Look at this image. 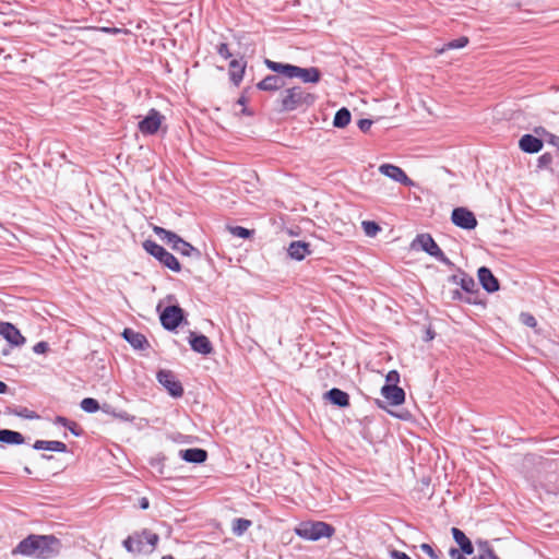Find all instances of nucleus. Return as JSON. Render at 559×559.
<instances>
[{"instance_id": "f257e3e1", "label": "nucleus", "mask_w": 559, "mask_h": 559, "mask_svg": "<svg viewBox=\"0 0 559 559\" xmlns=\"http://www.w3.org/2000/svg\"><path fill=\"white\" fill-rule=\"evenodd\" d=\"M60 549L61 542L56 536L31 534L12 549L11 555L50 559L57 556L60 552Z\"/></svg>"}, {"instance_id": "f03ea898", "label": "nucleus", "mask_w": 559, "mask_h": 559, "mask_svg": "<svg viewBox=\"0 0 559 559\" xmlns=\"http://www.w3.org/2000/svg\"><path fill=\"white\" fill-rule=\"evenodd\" d=\"M317 95L300 85H294L281 91L277 98L278 111H306L313 106Z\"/></svg>"}, {"instance_id": "7ed1b4c3", "label": "nucleus", "mask_w": 559, "mask_h": 559, "mask_svg": "<svg viewBox=\"0 0 559 559\" xmlns=\"http://www.w3.org/2000/svg\"><path fill=\"white\" fill-rule=\"evenodd\" d=\"M264 64L274 73L282 74L287 79L298 78L304 83H318L321 79V72L318 68H301L290 63H282L271 59H264Z\"/></svg>"}, {"instance_id": "20e7f679", "label": "nucleus", "mask_w": 559, "mask_h": 559, "mask_svg": "<svg viewBox=\"0 0 559 559\" xmlns=\"http://www.w3.org/2000/svg\"><path fill=\"white\" fill-rule=\"evenodd\" d=\"M295 533L297 536L307 540H319L322 537H332L335 533L334 526L329 523L317 521V522H302L296 528Z\"/></svg>"}, {"instance_id": "39448f33", "label": "nucleus", "mask_w": 559, "mask_h": 559, "mask_svg": "<svg viewBox=\"0 0 559 559\" xmlns=\"http://www.w3.org/2000/svg\"><path fill=\"white\" fill-rule=\"evenodd\" d=\"M143 248L147 253L158 260L159 263L165 267L176 273L181 271V264L179 263L178 259L154 240H145L143 242Z\"/></svg>"}, {"instance_id": "423d86ee", "label": "nucleus", "mask_w": 559, "mask_h": 559, "mask_svg": "<svg viewBox=\"0 0 559 559\" xmlns=\"http://www.w3.org/2000/svg\"><path fill=\"white\" fill-rule=\"evenodd\" d=\"M418 243L421 250L427 252L429 255L436 258L438 261L442 262L448 266H453L452 261L443 253L437 242L429 234H420L416 237L413 246Z\"/></svg>"}, {"instance_id": "0eeeda50", "label": "nucleus", "mask_w": 559, "mask_h": 559, "mask_svg": "<svg viewBox=\"0 0 559 559\" xmlns=\"http://www.w3.org/2000/svg\"><path fill=\"white\" fill-rule=\"evenodd\" d=\"M183 319L185 312L177 305L167 306L159 314L162 326L167 331H175Z\"/></svg>"}, {"instance_id": "6e6552de", "label": "nucleus", "mask_w": 559, "mask_h": 559, "mask_svg": "<svg viewBox=\"0 0 559 559\" xmlns=\"http://www.w3.org/2000/svg\"><path fill=\"white\" fill-rule=\"evenodd\" d=\"M156 378L158 382L167 390V392L175 399L183 395V388L181 382L176 378L175 373L170 370L162 369L157 372Z\"/></svg>"}, {"instance_id": "1a4fd4ad", "label": "nucleus", "mask_w": 559, "mask_h": 559, "mask_svg": "<svg viewBox=\"0 0 559 559\" xmlns=\"http://www.w3.org/2000/svg\"><path fill=\"white\" fill-rule=\"evenodd\" d=\"M452 223L463 229L471 230L477 226L474 213L465 207H455L451 215Z\"/></svg>"}, {"instance_id": "9d476101", "label": "nucleus", "mask_w": 559, "mask_h": 559, "mask_svg": "<svg viewBox=\"0 0 559 559\" xmlns=\"http://www.w3.org/2000/svg\"><path fill=\"white\" fill-rule=\"evenodd\" d=\"M162 115L156 109H151L148 115L139 122V130L143 134H155L162 123Z\"/></svg>"}, {"instance_id": "9b49d317", "label": "nucleus", "mask_w": 559, "mask_h": 559, "mask_svg": "<svg viewBox=\"0 0 559 559\" xmlns=\"http://www.w3.org/2000/svg\"><path fill=\"white\" fill-rule=\"evenodd\" d=\"M479 284L487 293H496L500 288L498 278L492 274L491 270L487 266H480L477 271Z\"/></svg>"}, {"instance_id": "f8f14e48", "label": "nucleus", "mask_w": 559, "mask_h": 559, "mask_svg": "<svg viewBox=\"0 0 559 559\" xmlns=\"http://www.w3.org/2000/svg\"><path fill=\"white\" fill-rule=\"evenodd\" d=\"M286 76H283L278 73L269 74L259 83H257V88L264 92H277L282 88L284 90L286 86Z\"/></svg>"}, {"instance_id": "ddd939ff", "label": "nucleus", "mask_w": 559, "mask_h": 559, "mask_svg": "<svg viewBox=\"0 0 559 559\" xmlns=\"http://www.w3.org/2000/svg\"><path fill=\"white\" fill-rule=\"evenodd\" d=\"M0 335L12 346H22L26 341L15 325L10 322H0Z\"/></svg>"}, {"instance_id": "4468645a", "label": "nucleus", "mask_w": 559, "mask_h": 559, "mask_svg": "<svg viewBox=\"0 0 559 559\" xmlns=\"http://www.w3.org/2000/svg\"><path fill=\"white\" fill-rule=\"evenodd\" d=\"M189 344L195 353L202 355H210L213 352V346L207 336L203 334H197L194 332H190L189 335Z\"/></svg>"}, {"instance_id": "2eb2a0df", "label": "nucleus", "mask_w": 559, "mask_h": 559, "mask_svg": "<svg viewBox=\"0 0 559 559\" xmlns=\"http://www.w3.org/2000/svg\"><path fill=\"white\" fill-rule=\"evenodd\" d=\"M379 171L382 175L393 179L394 181L403 183L405 186H411L413 183L408 176L405 174V171L395 165L383 164L379 167Z\"/></svg>"}, {"instance_id": "dca6fc26", "label": "nucleus", "mask_w": 559, "mask_h": 559, "mask_svg": "<svg viewBox=\"0 0 559 559\" xmlns=\"http://www.w3.org/2000/svg\"><path fill=\"white\" fill-rule=\"evenodd\" d=\"M382 396L394 406L401 405L405 401V392L397 384H384L381 388Z\"/></svg>"}, {"instance_id": "f3484780", "label": "nucleus", "mask_w": 559, "mask_h": 559, "mask_svg": "<svg viewBox=\"0 0 559 559\" xmlns=\"http://www.w3.org/2000/svg\"><path fill=\"white\" fill-rule=\"evenodd\" d=\"M544 141L542 138L526 133L519 140V147L522 152L527 154H535L542 151Z\"/></svg>"}, {"instance_id": "a211bd4d", "label": "nucleus", "mask_w": 559, "mask_h": 559, "mask_svg": "<svg viewBox=\"0 0 559 559\" xmlns=\"http://www.w3.org/2000/svg\"><path fill=\"white\" fill-rule=\"evenodd\" d=\"M121 335L134 349H145L150 347V343L146 337L142 333L130 328H126Z\"/></svg>"}, {"instance_id": "6ab92c4d", "label": "nucleus", "mask_w": 559, "mask_h": 559, "mask_svg": "<svg viewBox=\"0 0 559 559\" xmlns=\"http://www.w3.org/2000/svg\"><path fill=\"white\" fill-rule=\"evenodd\" d=\"M287 253L290 259L301 261L311 254L310 243L301 240L292 241L287 248Z\"/></svg>"}, {"instance_id": "aec40b11", "label": "nucleus", "mask_w": 559, "mask_h": 559, "mask_svg": "<svg viewBox=\"0 0 559 559\" xmlns=\"http://www.w3.org/2000/svg\"><path fill=\"white\" fill-rule=\"evenodd\" d=\"M246 67L247 61L242 59H233L229 62L228 75L229 80L234 83V85L238 86L241 83L245 75Z\"/></svg>"}, {"instance_id": "412c9836", "label": "nucleus", "mask_w": 559, "mask_h": 559, "mask_svg": "<svg viewBox=\"0 0 559 559\" xmlns=\"http://www.w3.org/2000/svg\"><path fill=\"white\" fill-rule=\"evenodd\" d=\"M324 399L337 407L343 408L349 406V395L345 391L337 388H333L325 392Z\"/></svg>"}, {"instance_id": "4be33fe9", "label": "nucleus", "mask_w": 559, "mask_h": 559, "mask_svg": "<svg viewBox=\"0 0 559 559\" xmlns=\"http://www.w3.org/2000/svg\"><path fill=\"white\" fill-rule=\"evenodd\" d=\"M452 537L455 543L459 545V550L463 551L465 555L471 556L474 554V546L471 539L465 535V533L457 528L452 527L451 530Z\"/></svg>"}, {"instance_id": "5701e85b", "label": "nucleus", "mask_w": 559, "mask_h": 559, "mask_svg": "<svg viewBox=\"0 0 559 559\" xmlns=\"http://www.w3.org/2000/svg\"><path fill=\"white\" fill-rule=\"evenodd\" d=\"M179 455L186 462L195 464H201L205 462L207 459V452L204 449L200 448L180 450Z\"/></svg>"}, {"instance_id": "b1692460", "label": "nucleus", "mask_w": 559, "mask_h": 559, "mask_svg": "<svg viewBox=\"0 0 559 559\" xmlns=\"http://www.w3.org/2000/svg\"><path fill=\"white\" fill-rule=\"evenodd\" d=\"M173 250L177 251L183 257H188L193 260H200L202 257V253L198 248L193 247L191 243L187 242L182 238L178 243L174 245Z\"/></svg>"}, {"instance_id": "393cba45", "label": "nucleus", "mask_w": 559, "mask_h": 559, "mask_svg": "<svg viewBox=\"0 0 559 559\" xmlns=\"http://www.w3.org/2000/svg\"><path fill=\"white\" fill-rule=\"evenodd\" d=\"M35 450H45V451H55V452H67L68 447L62 441H46V440H36L33 444Z\"/></svg>"}, {"instance_id": "a878e982", "label": "nucleus", "mask_w": 559, "mask_h": 559, "mask_svg": "<svg viewBox=\"0 0 559 559\" xmlns=\"http://www.w3.org/2000/svg\"><path fill=\"white\" fill-rule=\"evenodd\" d=\"M25 438L24 436L14 430L10 429H1L0 430V442L7 443V444H22L24 443Z\"/></svg>"}, {"instance_id": "bb28decb", "label": "nucleus", "mask_w": 559, "mask_h": 559, "mask_svg": "<svg viewBox=\"0 0 559 559\" xmlns=\"http://www.w3.org/2000/svg\"><path fill=\"white\" fill-rule=\"evenodd\" d=\"M124 548L132 554H140L144 551V542L142 539V535L135 534L133 536H129L123 540Z\"/></svg>"}, {"instance_id": "cd10ccee", "label": "nucleus", "mask_w": 559, "mask_h": 559, "mask_svg": "<svg viewBox=\"0 0 559 559\" xmlns=\"http://www.w3.org/2000/svg\"><path fill=\"white\" fill-rule=\"evenodd\" d=\"M155 235H157L163 241L174 249V245L178 243L181 240V237L175 234L174 231L167 230L163 227L155 226L153 228Z\"/></svg>"}, {"instance_id": "c85d7f7f", "label": "nucleus", "mask_w": 559, "mask_h": 559, "mask_svg": "<svg viewBox=\"0 0 559 559\" xmlns=\"http://www.w3.org/2000/svg\"><path fill=\"white\" fill-rule=\"evenodd\" d=\"M460 286L468 296H475L478 293L475 280L467 273L461 271Z\"/></svg>"}, {"instance_id": "c756f323", "label": "nucleus", "mask_w": 559, "mask_h": 559, "mask_svg": "<svg viewBox=\"0 0 559 559\" xmlns=\"http://www.w3.org/2000/svg\"><path fill=\"white\" fill-rule=\"evenodd\" d=\"M478 555L473 559H499L487 540H477Z\"/></svg>"}, {"instance_id": "7c9ffc66", "label": "nucleus", "mask_w": 559, "mask_h": 559, "mask_svg": "<svg viewBox=\"0 0 559 559\" xmlns=\"http://www.w3.org/2000/svg\"><path fill=\"white\" fill-rule=\"evenodd\" d=\"M350 111L346 107L338 109L333 119L335 128H345L350 122Z\"/></svg>"}, {"instance_id": "2f4dec72", "label": "nucleus", "mask_w": 559, "mask_h": 559, "mask_svg": "<svg viewBox=\"0 0 559 559\" xmlns=\"http://www.w3.org/2000/svg\"><path fill=\"white\" fill-rule=\"evenodd\" d=\"M55 424L61 425L66 428H68L72 435L79 437L82 435L83 430L78 426L76 423L69 420L68 418L63 416H57L55 418Z\"/></svg>"}, {"instance_id": "473e14b6", "label": "nucleus", "mask_w": 559, "mask_h": 559, "mask_svg": "<svg viewBox=\"0 0 559 559\" xmlns=\"http://www.w3.org/2000/svg\"><path fill=\"white\" fill-rule=\"evenodd\" d=\"M251 525V521L242 518L235 519L233 522L234 534L242 535Z\"/></svg>"}, {"instance_id": "72a5a7b5", "label": "nucleus", "mask_w": 559, "mask_h": 559, "mask_svg": "<svg viewBox=\"0 0 559 559\" xmlns=\"http://www.w3.org/2000/svg\"><path fill=\"white\" fill-rule=\"evenodd\" d=\"M81 408L86 413H95L99 409V404L95 399L85 397L81 401Z\"/></svg>"}, {"instance_id": "f704fd0d", "label": "nucleus", "mask_w": 559, "mask_h": 559, "mask_svg": "<svg viewBox=\"0 0 559 559\" xmlns=\"http://www.w3.org/2000/svg\"><path fill=\"white\" fill-rule=\"evenodd\" d=\"M450 294H451V300H461V301H464L465 304H469V305L477 304L476 296H463V294L459 289H454Z\"/></svg>"}, {"instance_id": "c9c22d12", "label": "nucleus", "mask_w": 559, "mask_h": 559, "mask_svg": "<svg viewBox=\"0 0 559 559\" xmlns=\"http://www.w3.org/2000/svg\"><path fill=\"white\" fill-rule=\"evenodd\" d=\"M140 535H142V539L144 542V545L147 544L153 549L156 544L158 543V535L156 533H153L152 531L144 530Z\"/></svg>"}, {"instance_id": "e433bc0d", "label": "nucleus", "mask_w": 559, "mask_h": 559, "mask_svg": "<svg viewBox=\"0 0 559 559\" xmlns=\"http://www.w3.org/2000/svg\"><path fill=\"white\" fill-rule=\"evenodd\" d=\"M362 228L367 236L374 237L380 231V226L372 221H364Z\"/></svg>"}, {"instance_id": "4c0bfd02", "label": "nucleus", "mask_w": 559, "mask_h": 559, "mask_svg": "<svg viewBox=\"0 0 559 559\" xmlns=\"http://www.w3.org/2000/svg\"><path fill=\"white\" fill-rule=\"evenodd\" d=\"M229 231L231 233V235H234L236 237H239V238H242V239L250 238L251 235L253 234V230H250V229L245 228L242 226L229 227Z\"/></svg>"}, {"instance_id": "58836bf2", "label": "nucleus", "mask_w": 559, "mask_h": 559, "mask_svg": "<svg viewBox=\"0 0 559 559\" xmlns=\"http://www.w3.org/2000/svg\"><path fill=\"white\" fill-rule=\"evenodd\" d=\"M467 44H468V38L465 36H462V37H459L456 39H453V40H450L449 43H447L444 45V49H447V50L459 49V48L465 47Z\"/></svg>"}, {"instance_id": "ea45409f", "label": "nucleus", "mask_w": 559, "mask_h": 559, "mask_svg": "<svg viewBox=\"0 0 559 559\" xmlns=\"http://www.w3.org/2000/svg\"><path fill=\"white\" fill-rule=\"evenodd\" d=\"M552 162H554L552 154L544 153L537 159V167L540 169H548V168H550Z\"/></svg>"}, {"instance_id": "a19ab883", "label": "nucleus", "mask_w": 559, "mask_h": 559, "mask_svg": "<svg viewBox=\"0 0 559 559\" xmlns=\"http://www.w3.org/2000/svg\"><path fill=\"white\" fill-rule=\"evenodd\" d=\"M15 415L19 416V417L25 418V419H37V418H39V415L36 412L31 411V409H28L26 407H23L20 411H16Z\"/></svg>"}, {"instance_id": "79ce46f5", "label": "nucleus", "mask_w": 559, "mask_h": 559, "mask_svg": "<svg viewBox=\"0 0 559 559\" xmlns=\"http://www.w3.org/2000/svg\"><path fill=\"white\" fill-rule=\"evenodd\" d=\"M216 52L224 59H229L233 57V53L229 50V47L226 43H221L216 45Z\"/></svg>"}, {"instance_id": "37998d69", "label": "nucleus", "mask_w": 559, "mask_h": 559, "mask_svg": "<svg viewBox=\"0 0 559 559\" xmlns=\"http://www.w3.org/2000/svg\"><path fill=\"white\" fill-rule=\"evenodd\" d=\"M420 549L427 554L431 559H440V551H436L429 544H421Z\"/></svg>"}, {"instance_id": "c03bdc74", "label": "nucleus", "mask_w": 559, "mask_h": 559, "mask_svg": "<svg viewBox=\"0 0 559 559\" xmlns=\"http://www.w3.org/2000/svg\"><path fill=\"white\" fill-rule=\"evenodd\" d=\"M521 320L525 325L531 326V328H534L537 324L536 319L530 313H522Z\"/></svg>"}, {"instance_id": "a18cd8bd", "label": "nucleus", "mask_w": 559, "mask_h": 559, "mask_svg": "<svg viewBox=\"0 0 559 559\" xmlns=\"http://www.w3.org/2000/svg\"><path fill=\"white\" fill-rule=\"evenodd\" d=\"M385 380V384H397V382L400 381V374L396 370H391L388 372Z\"/></svg>"}, {"instance_id": "49530a36", "label": "nucleus", "mask_w": 559, "mask_h": 559, "mask_svg": "<svg viewBox=\"0 0 559 559\" xmlns=\"http://www.w3.org/2000/svg\"><path fill=\"white\" fill-rule=\"evenodd\" d=\"M49 349V345L47 342H38L34 345L33 350L35 354H44Z\"/></svg>"}, {"instance_id": "de8ad7c7", "label": "nucleus", "mask_w": 559, "mask_h": 559, "mask_svg": "<svg viewBox=\"0 0 559 559\" xmlns=\"http://www.w3.org/2000/svg\"><path fill=\"white\" fill-rule=\"evenodd\" d=\"M373 121L370 120V119H360L358 121V128L362 131V132H368L372 126Z\"/></svg>"}, {"instance_id": "09e8293b", "label": "nucleus", "mask_w": 559, "mask_h": 559, "mask_svg": "<svg viewBox=\"0 0 559 559\" xmlns=\"http://www.w3.org/2000/svg\"><path fill=\"white\" fill-rule=\"evenodd\" d=\"M449 556L451 557V559H467L465 557V554L459 550L457 548H451L449 550Z\"/></svg>"}, {"instance_id": "8fccbe9b", "label": "nucleus", "mask_w": 559, "mask_h": 559, "mask_svg": "<svg viewBox=\"0 0 559 559\" xmlns=\"http://www.w3.org/2000/svg\"><path fill=\"white\" fill-rule=\"evenodd\" d=\"M392 559H412L406 552L393 549L390 552Z\"/></svg>"}, {"instance_id": "3c124183", "label": "nucleus", "mask_w": 559, "mask_h": 559, "mask_svg": "<svg viewBox=\"0 0 559 559\" xmlns=\"http://www.w3.org/2000/svg\"><path fill=\"white\" fill-rule=\"evenodd\" d=\"M545 139L549 144H552V145L559 147V136L548 132V134L545 136Z\"/></svg>"}, {"instance_id": "603ef678", "label": "nucleus", "mask_w": 559, "mask_h": 559, "mask_svg": "<svg viewBox=\"0 0 559 559\" xmlns=\"http://www.w3.org/2000/svg\"><path fill=\"white\" fill-rule=\"evenodd\" d=\"M534 132L542 138H545L548 134V131L544 127H536Z\"/></svg>"}, {"instance_id": "864d4df0", "label": "nucleus", "mask_w": 559, "mask_h": 559, "mask_svg": "<svg viewBox=\"0 0 559 559\" xmlns=\"http://www.w3.org/2000/svg\"><path fill=\"white\" fill-rule=\"evenodd\" d=\"M460 278H461V273L453 274V275L449 276L448 281L452 284L460 285Z\"/></svg>"}, {"instance_id": "5fc2aeb1", "label": "nucleus", "mask_w": 559, "mask_h": 559, "mask_svg": "<svg viewBox=\"0 0 559 559\" xmlns=\"http://www.w3.org/2000/svg\"><path fill=\"white\" fill-rule=\"evenodd\" d=\"M9 391V386L5 382L0 380V394H5Z\"/></svg>"}, {"instance_id": "6e6d98bb", "label": "nucleus", "mask_w": 559, "mask_h": 559, "mask_svg": "<svg viewBox=\"0 0 559 559\" xmlns=\"http://www.w3.org/2000/svg\"><path fill=\"white\" fill-rule=\"evenodd\" d=\"M247 102H248L247 97L245 95H241L238 98L237 104L243 107V106H246Z\"/></svg>"}, {"instance_id": "4d7b16f0", "label": "nucleus", "mask_w": 559, "mask_h": 559, "mask_svg": "<svg viewBox=\"0 0 559 559\" xmlns=\"http://www.w3.org/2000/svg\"><path fill=\"white\" fill-rule=\"evenodd\" d=\"M241 115H246V116H252L253 115V111L250 110L248 107L243 106L241 111H240Z\"/></svg>"}, {"instance_id": "13d9d810", "label": "nucleus", "mask_w": 559, "mask_h": 559, "mask_svg": "<svg viewBox=\"0 0 559 559\" xmlns=\"http://www.w3.org/2000/svg\"><path fill=\"white\" fill-rule=\"evenodd\" d=\"M140 507L142 509H147L148 508V500L146 498H142L141 501H140Z\"/></svg>"}, {"instance_id": "bf43d9fd", "label": "nucleus", "mask_w": 559, "mask_h": 559, "mask_svg": "<svg viewBox=\"0 0 559 559\" xmlns=\"http://www.w3.org/2000/svg\"><path fill=\"white\" fill-rule=\"evenodd\" d=\"M41 457H43L44 460H51V459H53V456H52V455H48V454H43V455H41Z\"/></svg>"}, {"instance_id": "052dcab7", "label": "nucleus", "mask_w": 559, "mask_h": 559, "mask_svg": "<svg viewBox=\"0 0 559 559\" xmlns=\"http://www.w3.org/2000/svg\"><path fill=\"white\" fill-rule=\"evenodd\" d=\"M377 404H378V406H379V407L384 408V405H383V402H382V401L378 400V401H377Z\"/></svg>"}, {"instance_id": "680f3d73", "label": "nucleus", "mask_w": 559, "mask_h": 559, "mask_svg": "<svg viewBox=\"0 0 559 559\" xmlns=\"http://www.w3.org/2000/svg\"><path fill=\"white\" fill-rule=\"evenodd\" d=\"M162 559H175L171 555H166L164 557H162Z\"/></svg>"}, {"instance_id": "e2e57ef3", "label": "nucleus", "mask_w": 559, "mask_h": 559, "mask_svg": "<svg viewBox=\"0 0 559 559\" xmlns=\"http://www.w3.org/2000/svg\"><path fill=\"white\" fill-rule=\"evenodd\" d=\"M24 472H25V473H27V474H31V473H32L31 468H28L27 466H26V467H24Z\"/></svg>"}, {"instance_id": "0e129e2a", "label": "nucleus", "mask_w": 559, "mask_h": 559, "mask_svg": "<svg viewBox=\"0 0 559 559\" xmlns=\"http://www.w3.org/2000/svg\"><path fill=\"white\" fill-rule=\"evenodd\" d=\"M119 416H120V418H123V419H126V420H128V419H129V417L127 416V414H126V413H124V415H119Z\"/></svg>"}, {"instance_id": "69168bd1", "label": "nucleus", "mask_w": 559, "mask_h": 559, "mask_svg": "<svg viewBox=\"0 0 559 559\" xmlns=\"http://www.w3.org/2000/svg\"><path fill=\"white\" fill-rule=\"evenodd\" d=\"M9 350L8 349H4L3 350V355H8Z\"/></svg>"}]
</instances>
